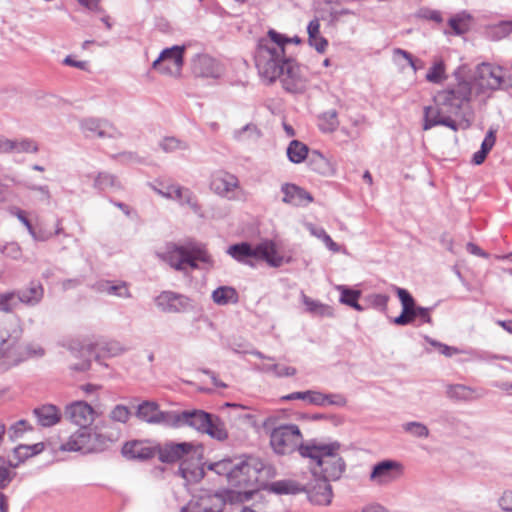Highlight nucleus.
Returning <instances> with one entry per match:
<instances>
[{"label": "nucleus", "mask_w": 512, "mask_h": 512, "mask_svg": "<svg viewBox=\"0 0 512 512\" xmlns=\"http://www.w3.org/2000/svg\"><path fill=\"white\" fill-rule=\"evenodd\" d=\"M268 35L270 40L259 43L255 57L259 74L270 83L279 79L290 93L303 92L308 83L307 68L285 57L284 44L288 39L274 30H270Z\"/></svg>", "instance_id": "1"}, {"label": "nucleus", "mask_w": 512, "mask_h": 512, "mask_svg": "<svg viewBox=\"0 0 512 512\" xmlns=\"http://www.w3.org/2000/svg\"><path fill=\"white\" fill-rule=\"evenodd\" d=\"M472 87L467 81H461L455 86L439 91L434 96L435 107L424 109L423 129L429 130L434 126H446L453 131L458 130V124L451 115H458L464 104L471 100Z\"/></svg>", "instance_id": "2"}, {"label": "nucleus", "mask_w": 512, "mask_h": 512, "mask_svg": "<svg viewBox=\"0 0 512 512\" xmlns=\"http://www.w3.org/2000/svg\"><path fill=\"white\" fill-rule=\"evenodd\" d=\"M341 444L335 442H318L312 440L300 449L303 458L310 459L308 472L314 483L339 480L345 471L346 464L340 455Z\"/></svg>", "instance_id": "3"}, {"label": "nucleus", "mask_w": 512, "mask_h": 512, "mask_svg": "<svg viewBox=\"0 0 512 512\" xmlns=\"http://www.w3.org/2000/svg\"><path fill=\"white\" fill-rule=\"evenodd\" d=\"M22 330L8 324H0V368L8 369L25 361L29 357L44 355L40 346L21 343Z\"/></svg>", "instance_id": "4"}, {"label": "nucleus", "mask_w": 512, "mask_h": 512, "mask_svg": "<svg viewBox=\"0 0 512 512\" xmlns=\"http://www.w3.org/2000/svg\"><path fill=\"white\" fill-rule=\"evenodd\" d=\"M108 426L106 421L100 422L96 426L94 434L88 428H80L60 445V450L85 454L103 451L108 444L116 442L120 438V430L112 428L111 431H106Z\"/></svg>", "instance_id": "5"}, {"label": "nucleus", "mask_w": 512, "mask_h": 512, "mask_svg": "<svg viewBox=\"0 0 512 512\" xmlns=\"http://www.w3.org/2000/svg\"><path fill=\"white\" fill-rule=\"evenodd\" d=\"M271 490L277 494L306 493L309 500L317 505H328L332 500V487L320 481L314 483L308 473H303L299 479H283L271 484Z\"/></svg>", "instance_id": "6"}, {"label": "nucleus", "mask_w": 512, "mask_h": 512, "mask_svg": "<svg viewBox=\"0 0 512 512\" xmlns=\"http://www.w3.org/2000/svg\"><path fill=\"white\" fill-rule=\"evenodd\" d=\"M159 460L163 463H175L181 461L179 474L188 482H197L204 476L202 468L188 467V462L198 455L196 446L190 442H168L157 448Z\"/></svg>", "instance_id": "7"}, {"label": "nucleus", "mask_w": 512, "mask_h": 512, "mask_svg": "<svg viewBox=\"0 0 512 512\" xmlns=\"http://www.w3.org/2000/svg\"><path fill=\"white\" fill-rule=\"evenodd\" d=\"M158 256L178 271H186L188 268L197 269L199 268L198 262L207 267L213 265L211 256L199 245H168L164 252L158 253Z\"/></svg>", "instance_id": "8"}, {"label": "nucleus", "mask_w": 512, "mask_h": 512, "mask_svg": "<svg viewBox=\"0 0 512 512\" xmlns=\"http://www.w3.org/2000/svg\"><path fill=\"white\" fill-rule=\"evenodd\" d=\"M227 253L236 261L253 266V259L264 260L272 267L283 264V256L279 255L276 245L271 240H265L256 246L242 242L229 246Z\"/></svg>", "instance_id": "9"}, {"label": "nucleus", "mask_w": 512, "mask_h": 512, "mask_svg": "<svg viewBox=\"0 0 512 512\" xmlns=\"http://www.w3.org/2000/svg\"><path fill=\"white\" fill-rule=\"evenodd\" d=\"M270 445L276 454L289 455L295 451L300 453L306 443H303V435L296 424H284L271 431Z\"/></svg>", "instance_id": "10"}, {"label": "nucleus", "mask_w": 512, "mask_h": 512, "mask_svg": "<svg viewBox=\"0 0 512 512\" xmlns=\"http://www.w3.org/2000/svg\"><path fill=\"white\" fill-rule=\"evenodd\" d=\"M263 467V463L255 458L236 462L230 485L235 488L245 489V493L254 491L260 482V474Z\"/></svg>", "instance_id": "11"}, {"label": "nucleus", "mask_w": 512, "mask_h": 512, "mask_svg": "<svg viewBox=\"0 0 512 512\" xmlns=\"http://www.w3.org/2000/svg\"><path fill=\"white\" fill-rule=\"evenodd\" d=\"M404 474L402 463L386 459L373 465L369 474V481L376 486H389L399 480Z\"/></svg>", "instance_id": "12"}, {"label": "nucleus", "mask_w": 512, "mask_h": 512, "mask_svg": "<svg viewBox=\"0 0 512 512\" xmlns=\"http://www.w3.org/2000/svg\"><path fill=\"white\" fill-rule=\"evenodd\" d=\"M183 46H172L164 49L158 58L152 63V68L159 73L178 77L181 74L183 66Z\"/></svg>", "instance_id": "13"}, {"label": "nucleus", "mask_w": 512, "mask_h": 512, "mask_svg": "<svg viewBox=\"0 0 512 512\" xmlns=\"http://www.w3.org/2000/svg\"><path fill=\"white\" fill-rule=\"evenodd\" d=\"M475 80L481 91L497 90L503 83V70L500 66L482 63L477 67Z\"/></svg>", "instance_id": "14"}, {"label": "nucleus", "mask_w": 512, "mask_h": 512, "mask_svg": "<svg viewBox=\"0 0 512 512\" xmlns=\"http://www.w3.org/2000/svg\"><path fill=\"white\" fill-rule=\"evenodd\" d=\"M64 415L80 428H88L95 420V410L85 401H74L68 404Z\"/></svg>", "instance_id": "15"}, {"label": "nucleus", "mask_w": 512, "mask_h": 512, "mask_svg": "<svg viewBox=\"0 0 512 512\" xmlns=\"http://www.w3.org/2000/svg\"><path fill=\"white\" fill-rule=\"evenodd\" d=\"M80 128L87 138H114L120 135V132L111 123L102 119H83L80 122Z\"/></svg>", "instance_id": "16"}, {"label": "nucleus", "mask_w": 512, "mask_h": 512, "mask_svg": "<svg viewBox=\"0 0 512 512\" xmlns=\"http://www.w3.org/2000/svg\"><path fill=\"white\" fill-rule=\"evenodd\" d=\"M238 178L226 171H216L211 176L210 188L211 190L221 196L228 199L233 198V192L238 188Z\"/></svg>", "instance_id": "17"}, {"label": "nucleus", "mask_w": 512, "mask_h": 512, "mask_svg": "<svg viewBox=\"0 0 512 512\" xmlns=\"http://www.w3.org/2000/svg\"><path fill=\"white\" fill-rule=\"evenodd\" d=\"M224 502L221 497L211 494L194 496L181 512H221Z\"/></svg>", "instance_id": "18"}, {"label": "nucleus", "mask_w": 512, "mask_h": 512, "mask_svg": "<svg viewBox=\"0 0 512 512\" xmlns=\"http://www.w3.org/2000/svg\"><path fill=\"white\" fill-rule=\"evenodd\" d=\"M282 202L294 207L306 206L313 201L312 195L302 187L293 183H284L281 186Z\"/></svg>", "instance_id": "19"}, {"label": "nucleus", "mask_w": 512, "mask_h": 512, "mask_svg": "<svg viewBox=\"0 0 512 512\" xmlns=\"http://www.w3.org/2000/svg\"><path fill=\"white\" fill-rule=\"evenodd\" d=\"M396 293L402 305V312L394 318L393 322L396 325L405 326L412 323L416 318L415 300L406 289L396 287Z\"/></svg>", "instance_id": "20"}, {"label": "nucleus", "mask_w": 512, "mask_h": 512, "mask_svg": "<svg viewBox=\"0 0 512 512\" xmlns=\"http://www.w3.org/2000/svg\"><path fill=\"white\" fill-rule=\"evenodd\" d=\"M192 70L196 76L218 78L222 74L221 65L208 55H198L193 59Z\"/></svg>", "instance_id": "21"}, {"label": "nucleus", "mask_w": 512, "mask_h": 512, "mask_svg": "<svg viewBox=\"0 0 512 512\" xmlns=\"http://www.w3.org/2000/svg\"><path fill=\"white\" fill-rule=\"evenodd\" d=\"M187 301L185 296L171 291H164L155 299L157 307L168 313L182 311L187 306Z\"/></svg>", "instance_id": "22"}, {"label": "nucleus", "mask_w": 512, "mask_h": 512, "mask_svg": "<svg viewBox=\"0 0 512 512\" xmlns=\"http://www.w3.org/2000/svg\"><path fill=\"white\" fill-rule=\"evenodd\" d=\"M37 422L42 427H52L58 424L62 418L61 410L53 404H44L33 410Z\"/></svg>", "instance_id": "23"}, {"label": "nucleus", "mask_w": 512, "mask_h": 512, "mask_svg": "<svg viewBox=\"0 0 512 512\" xmlns=\"http://www.w3.org/2000/svg\"><path fill=\"white\" fill-rule=\"evenodd\" d=\"M15 292L18 301L28 306L38 305L44 297L43 285L37 281H32L27 288Z\"/></svg>", "instance_id": "24"}, {"label": "nucleus", "mask_w": 512, "mask_h": 512, "mask_svg": "<svg viewBox=\"0 0 512 512\" xmlns=\"http://www.w3.org/2000/svg\"><path fill=\"white\" fill-rule=\"evenodd\" d=\"M125 456L132 459L146 460L155 456L157 449L143 441L126 443L122 449Z\"/></svg>", "instance_id": "25"}, {"label": "nucleus", "mask_w": 512, "mask_h": 512, "mask_svg": "<svg viewBox=\"0 0 512 512\" xmlns=\"http://www.w3.org/2000/svg\"><path fill=\"white\" fill-rule=\"evenodd\" d=\"M211 414L202 410H192L182 412V426L188 425L194 429L203 432L209 427Z\"/></svg>", "instance_id": "26"}, {"label": "nucleus", "mask_w": 512, "mask_h": 512, "mask_svg": "<svg viewBox=\"0 0 512 512\" xmlns=\"http://www.w3.org/2000/svg\"><path fill=\"white\" fill-rule=\"evenodd\" d=\"M446 395L453 400L472 401L481 398L483 393L463 384H452L447 386Z\"/></svg>", "instance_id": "27"}, {"label": "nucleus", "mask_w": 512, "mask_h": 512, "mask_svg": "<svg viewBox=\"0 0 512 512\" xmlns=\"http://www.w3.org/2000/svg\"><path fill=\"white\" fill-rule=\"evenodd\" d=\"M173 193L172 200H177L182 206L187 205L195 214L200 217L203 216L201 206L190 189L178 185L176 190H173Z\"/></svg>", "instance_id": "28"}, {"label": "nucleus", "mask_w": 512, "mask_h": 512, "mask_svg": "<svg viewBox=\"0 0 512 512\" xmlns=\"http://www.w3.org/2000/svg\"><path fill=\"white\" fill-rule=\"evenodd\" d=\"M94 289L99 293H106L108 295L120 297V298H129L130 292L129 289L124 282H110V281H99L94 285Z\"/></svg>", "instance_id": "29"}, {"label": "nucleus", "mask_w": 512, "mask_h": 512, "mask_svg": "<svg viewBox=\"0 0 512 512\" xmlns=\"http://www.w3.org/2000/svg\"><path fill=\"white\" fill-rule=\"evenodd\" d=\"M301 299L308 313L319 317H333L334 312L331 306L314 300L304 293H301Z\"/></svg>", "instance_id": "30"}, {"label": "nucleus", "mask_w": 512, "mask_h": 512, "mask_svg": "<svg viewBox=\"0 0 512 512\" xmlns=\"http://www.w3.org/2000/svg\"><path fill=\"white\" fill-rule=\"evenodd\" d=\"M335 289L340 292L339 302L354 308L357 311H363L364 308L358 303L361 296L359 290H353L345 285H336Z\"/></svg>", "instance_id": "31"}, {"label": "nucleus", "mask_w": 512, "mask_h": 512, "mask_svg": "<svg viewBox=\"0 0 512 512\" xmlns=\"http://www.w3.org/2000/svg\"><path fill=\"white\" fill-rule=\"evenodd\" d=\"M93 187L99 191H105L108 189H120L121 183L114 174L108 172H99L94 178Z\"/></svg>", "instance_id": "32"}, {"label": "nucleus", "mask_w": 512, "mask_h": 512, "mask_svg": "<svg viewBox=\"0 0 512 512\" xmlns=\"http://www.w3.org/2000/svg\"><path fill=\"white\" fill-rule=\"evenodd\" d=\"M212 299L218 305H227L229 303H237L238 295L234 288L221 286L213 291Z\"/></svg>", "instance_id": "33"}, {"label": "nucleus", "mask_w": 512, "mask_h": 512, "mask_svg": "<svg viewBox=\"0 0 512 512\" xmlns=\"http://www.w3.org/2000/svg\"><path fill=\"white\" fill-rule=\"evenodd\" d=\"M322 392L307 390L287 394L281 397L282 401L306 400L309 404L319 406L322 402Z\"/></svg>", "instance_id": "34"}, {"label": "nucleus", "mask_w": 512, "mask_h": 512, "mask_svg": "<svg viewBox=\"0 0 512 512\" xmlns=\"http://www.w3.org/2000/svg\"><path fill=\"white\" fill-rule=\"evenodd\" d=\"M308 154V147L298 140L291 141L287 147L288 159L293 163L298 164L303 162L307 158Z\"/></svg>", "instance_id": "35"}, {"label": "nucleus", "mask_w": 512, "mask_h": 512, "mask_svg": "<svg viewBox=\"0 0 512 512\" xmlns=\"http://www.w3.org/2000/svg\"><path fill=\"white\" fill-rule=\"evenodd\" d=\"M159 412L160 409L155 402L146 401L138 406L136 415L142 421L155 424L157 421V414Z\"/></svg>", "instance_id": "36"}, {"label": "nucleus", "mask_w": 512, "mask_h": 512, "mask_svg": "<svg viewBox=\"0 0 512 512\" xmlns=\"http://www.w3.org/2000/svg\"><path fill=\"white\" fill-rule=\"evenodd\" d=\"M14 473L6 466L3 458L0 457V490L7 487L12 481ZM0 512H8V504L6 498L0 493Z\"/></svg>", "instance_id": "37"}, {"label": "nucleus", "mask_w": 512, "mask_h": 512, "mask_svg": "<svg viewBox=\"0 0 512 512\" xmlns=\"http://www.w3.org/2000/svg\"><path fill=\"white\" fill-rule=\"evenodd\" d=\"M402 430L410 436L418 439H426L430 435L428 427L419 421H408L401 425Z\"/></svg>", "instance_id": "38"}, {"label": "nucleus", "mask_w": 512, "mask_h": 512, "mask_svg": "<svg viewBox=\"0 0 512 512\" xmlns=\"http://www.w3.org/2000/svg\"><path fill=\"white\" fill-rule=\"evenodd\" d=\"M447 79L445 64L442 60H436L426 74V80L434 84H440Z\"/></svg>", "instance_id": "39"}, {"label": "nucleus", "mask_w": 512, "mask_h": 512, "mask_svg": "<svg viewBox=\"0 0 512 512\" xmlns=\"http://www.w3.org/2000/svg\"><path fill=\"white\" fill-rule=\"evenodd\" d=\"M306 159H308L311 169L320 174H325L329 170V163L327 159L317 150L309 152Z\"/></svg>", "instance_id": "40"}, {"label": "nucleus", "mask_w": 512, "mask_h": 512, "mask_svg": "<svg viewBox=\"0 0 512 512\" xmlns=\"http://www.w3.org/2000/svg\"><path fill=\"white\" fill-rule=\"evenodd\" d=\"M236 462L231 459H223L218 462L210 464L208 467L210 470L214 471L216 474L225 476L227 482L230 484V480L233 474V470Z\"/></svg>", "instance_id": "41"}, {"label": "nucleus", "mask_w": 512, "mask_h": 512, "mask_svg": "<svg viewBox=\"0 0 512 512\" xmlns=\"http://www.w3.org/2000/svg\"><path fill=\"white\" fill-rule=\"evenodd\" d=\"M155 424H162L165 426L179 427L182 426V412L176 411H161L157 414V421Z\"/></svg>", "instance_id": "42"}, {"label": "nucleus", "mask_w": 512, "mask_h": 512, "mask_svg": "<svg viewBox=\"0 0 512 512\" xmlns=\"http://www.w3.org/2000/svg\"><path fill=\"white\" fill-rule=\"evenodd\" d=\"M203 432L217 440H225L228 437L224 423L217 417H210L209 427Z\"/></svg>", "instance_id": "43"}, {"label": "nucleus", "mask_w": 512, "mask_h": 512, "mask_svg": "<svg viewBox=\"0 0 512 512\" xmlns=\"http://www.w3.org/2000/svg\"><path fill=\"white\" fill-rule=\"evenodd\" d=\"M11 151L9 153H35L38 151L37 144L29 139L11 140Z\"/></svg>", "instance_id": "44"}, {"label": "nucleus", "mask_w": 512, "mask_h": 512, "mask_svg": "<svg viewBox=\"0 0 512 512\" xmlns=\"http://www.w3.org/2000/svg\"><path fill=\"white\" fill-rule=\"evenodd\" d=\"M130 417L131 412L129 408L122 404L114 406L108 415L110 421L120 424L127 423Z\"/></svg>", "instance_id": "45"}, {"label": "nucleus", "mask_w": 512, "mask_h": 512, "mask_svg": "<svg viewBox=\"0 0 512 512\" xmlns=\"http://www.w3.org/2000/svg\"><path fill=\"white\" fill-rule=\"evenodd\" d=\"M338 118L337 112L335 110H330L325 113L320 118V129L324 132H333L338 127Z\"/></svg>", "instance_id": "46"}, {"label": "nucleus", "mask_w": 512, "mask_h": 512, "mask_svg": "<svg viewBox=\"0 0 512 512\" xmlns=\"http://www.w3.org/2000/svg\"><path fill=\"white\" fill-rule=\"evenodd\" d=\"M260 136V131L254 124H247L234 132V138L239 141L253 140Z\"/></svg>", "instance_id": "47"}, {"label": "nucleus", "mask_w": 512, "mask_h": 512, "mask_svg": "<svg viewBox=\"0 0 512 512\" xmlns=\"http://www.w3.org/2000/svg\"><path fill=\"white\" fill-rule=\"evenodd\" d=\"M18 303L15 291L0 294V312L10 313Z\"/></svg>", "instance_id": "48"}, {"label": "nucleus", "mask_w": 512, "mask_h": 512, "mask_svg": "<svg viewBox=\"0 0 512 512\" xmlns=\"http://www.w3.org/2000/svg\"><path fill=\"white\" fill-rule=\"evenodd\" d=\"M160 147L164 152L170 153L178 150H185L188 148V145L186 142L174 137H166L160 142Z\"/></svg>", "instance_id": "49"}, {"label": "nucleus", "mask_w": 512, "mask_h": 512, "mask_svg": "<svg viewBox=\"0 0 512 512\" xmlns=\"http://www.w3.org/2000/svg\"><path fill=\"white\" fill-rule=\"evenodd\" d=\"M100 349L110 357L121 355L125 352V347L118 341H107L101 344Z\"/></svg>", "instance_id": "50"}, {"label": "nucleus", "mask_w": 512, "mask_h": 512, "mask_svg": "<svg viewBox=\"0 0 512 512\" xmlns=\"http://www.w3.org/2000/svg\"><path fill=\"white\" fill-rule=\"evenodd\" d=\"M322 402L319 406L333 405L338 407H344L347 404V399L340 393H322Z\"/></svg>", "instance_id": "51"}, {"label": "nucleus", "mask_w": 512, "mask_h": 512, "mask_svg": "<svg viewBox=\"0 0 512 512\" xmlns=\"http://www.w3.org/2000/svg\"><path fill=\"white\" fill-rule=\"evenodd\" d=\"M264 369L268 372H273L277 377H289L296 374L294 367L279 364L266 365Z\"/></svg>", "instance_id": "52"}, {"label": "nucleus", "mask_w": 512, "mask_h": 512, "mask_svg": "<svg viewBox=\"0 0 512 512\" xmlns=\"http://www.w3.org/2000/svg\"><path fill=\"white\" fill-rule=\"evenodd\" d=\"M497 505L503 512H512V489L502 492L497 500Z\"/></svg>", "instance_id": "53"}, {"label": "nucleus", "mask_w": 512, "mask_h": 512, "mask_svg": "<svg viewBox=\"0 0 512 512\" xmlns=\"http://www.w3.org/2000/svg\"><path fill=\"white\" fill-rule=\"evenodd\" d=\"M369 302L375 308L386 310L389 297L384 294H373L368 297Z\"/></svg>", "instance_id": "54"}, {"label": "nucleus", "mask_w": 512, "mask_h": 512, "mask_svg": "<svg viewBox=\"0 0 512 512\" xmlns=\"http://www.w3.org/2000/svg\"><path fill=\"white\" fill-rule=\"evenodd\" d=\"M495 141H496L495 131L489 130L481 144L480 150H482L488 154L490 152V150L493 148V146L495 145Z\"/></svg>", "instance_id": "55"}, {"label": "nucleus", "mask_w": 512, "mask_h": 512, "mask_svg": "<svg viewBox=\"0 0 512 512\" xmlns=\"http://www.w3.org/2000/svg\"><path fill=\"white\" fill-rule=\"evenodd\" d=\"M28 423L25 420H19L14 425H12L9 429V434L12 439L18 438L27 427Z\"/></svg>", "instance_id": "56"}, {"label": "nucleus", "mask_w": 512, "mask_h": 512, "mask_svg": "<svg viewBox=\"0 0 512 512\" xmlns=\"http://www.w3.org/2000/svg\"><path fill=\"white\" fill-rule=\"evenodd\" d=\"M309 43L311 46H313L318 52H324L327 45H328V42L325 38H323L322 36L318 35L316 37H313V38H310L309 39Z\"/></svg>", "instance_id": "57"}, {"label": "nucleus", "mask_w": 512, "mask_h": 512, "mask_svg": "<svg viewBox=\"0 0 512 512\" xmlns=\"http://www.w3.org/2000/svg\"><path fill=\"white\" fill-rule=\"evenodd\" d=\"M395 55H399L403 57L409 64V66L416 72L418 70V66L416 65V61L414 60L413 56L407 52L406 50L397 48L394 50Z\"/></svg>", "instance_id": "58"}, {"label": "nucleus", "mask_w": 512, "mask_h": 512, "mask_svg": "<svg viewBox=\"0 0 512 512\" xmlns=\"http://www.w3.org/2000/svg\"><path fill=\"white\" fill-rule=\"evenodd\" d=\"M177 186L178 185H167L162 188H155V192L164 198L172 200L174 195L173 190H176Z\"/></svg>", "instance_id": "59"}, {"label": "nucleus", "mask_w": 512, "mask_h": 512, "mask_svg": "<svg viewBox=\"0 0 512 512\" xmlns=\"http://www.w3.org/2000/svg\"><path fill=\"white\" fill-rule=\"evenodd\" d=\"M416 318H420L423 323H430V308L416 306Z\"/></svg>", "instance_id": "60"}, {"label": "nucleus", "mask_w": 512, "mask_h": 512, "mask_svg": "<svg viewBox=\"0 0 512 512\" xmlns=\"http://www.w3.org/2000/svg\"><path fill=\"white\" fill-rule=\"evenodd\" d=\"M309 39L320 35V23L317 19L309 22L307 27Z\"/></svg>", "instance_id": "61"}, {"label": "nucleus", "mask_w": 512, "mask_h": 512, "mask_svg": "<svg viewBox=\"0 0 512 512\" xmlns=\"http://www.w3.org/2000/svg\"><path fill=\"white\" fill-rule=\"evenodd\" d=\"M306 228L307 230L311 233V235H313L314 237L322 240L323 237L325 236L326 234V231L321 228V227H316L315 225H313L312 223H307L306 224Z\"/></svg>", "instance_id": "62"}, {"label": "nucleus", "mask_w": 512, "mask_h": 512, "mask_svg": "<svg viewBox=\"0 0 512 512\" xmlns=\"http://www.w3.org/2000/svg\"><path fill=\"white\" fill-rule=\"evenodd\" d=\"M16 216L17 218L21 221V223H23V225L27 228L29 234L31 236H35L34 235V228L32 227L30 221L27 219V217L25 216L24 212L21 211V210H17L16 212Z\"/></svg>", "instance_id": "63"}, {"label": "nucleus", "mask_w": 512, "mask_h": 512, "mask_svg": "<svg viewBox=\"0 0 512 512\" xmlns=\"http://www.w3.org/2000/svg\"><path fill=\"white\" fill-rule=\"evenodd\" d=\"M325 246L332 252L338 253L340 251V246L332 240V238L326 233L323 239L321 240Z\"/></svg>", "instance_id": "64"}]
</instances>
